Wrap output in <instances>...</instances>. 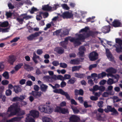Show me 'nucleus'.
I'll return each instance as SVG.
<instances>
[{
    "label": "nucleus",
    "instance_id": "f257e3e1",
    "mask_svg": "<svg viewBox=\"0 0 122 122\" xmlns=\"http://www.w3.org/2000/svg\"><path fill=\"white\" fill-rule=\"evenodd\" d=\"M20 108L18 107V104L14 103L10 105V107L8 108L7 114H8V112H10V113L8 115V116L9 117H10L14 115H15L20 111Z\"/></svg>",
    "mask_w": 122,
    "mask_h": 122
},
{
    "label": "nucleus",
    "instance_id": "f03ea898",
    "mask_svg": "<svg viewBox=\"0 0 122 122\" xmlns=\"http://www.w3.org/2000/svg\"><path fill=\"white\" fill-rule=\"evenodd\" d=\"M46 105H41L39 107V110L41 112L47 113H50L52 111V106L51 105V102L48 101L46 102Z\"/></svg>",
    "mask_w": 122,
    "mask_h": 122
},
{
    "label": "nucleus",
    "instance_id": "7ed1b4c3",
    "mask_svg": "<svg viewBox=\"0 0 122 122\" xmlns=\"http://www.w3.org/2000/svg\"><path fill=\"white\" fill-rule=\"evenodd\" d=\"M89 29L88 27H86L85 28L82 29L79 31L80 33L83 32L82 34H80L78 35L77 38L80 41L84 40L85 38H87L86 32Z\"/></svg>",
    "mask_w": 122,
    "mask_h": 122
},
{
    "label": "nucleus",
    "instance_id": "20e7f679",
    "mask_svg": "<svg viewBox=\"0 0 122 122\" xmlns=\"http://www.w3.org/2000/svg\"><path fill=\"white\" fill-rule=\"evenodd\" d=\"M54 92L64 95L67 99L69 100H71L70 97L68 93L65 92L61 89H55L54 90Z\"/></svg>",
    "mask_w": 122,
    "mask_h": 122
},
{
    "label": "nucleus",
    "instance_id": "39448f33",
    "mask_svg": "<svg viewBox=\"0 0 122 122\" xmlns=\"http://www.w3.org/2000/svg\"><path fill=\"white\" fill-rule=\"evenodd\" d=\"M55 112H59L63 114H68L69 112L67 109L61 108L60 107L57 106L55 110Z\"/></svg>",
    "mask_w": 122,
    "mask_h": 122
},
{
    "label": "nucleus",
    "instance_id": "423d86ee",
    "mask_svg": "<svg viewBox=\"0 0 122 122\" xmlns=\"http://www.w3.org/2000/svg\"><path fill=\"white\" fill-rule=\"evenodd\" d=\"M23 117H13L11 119L9 120H6L5 118L3 119L2 121V122H10L19 121L21 120Z\"/></svg>",
    "mask_w": 122,
    "mask_h": 122
},
{
    "label": "nucleus",
    "instance_id": "0eeeda50",
    "mask_svg": "<svg viewBox=\"0 0 122 122\" xmlns=\"http://www.w3.org/2000/svg\"><path fill=\"white\" fill-rule=\"evenodd\" d=\"M98 54L97 52L93 51L89 54V57L90 61H95L98 58Z\"/></svg>",
    "mask_w": 122,
    "mask_h": 122
},
{
    "label": "nucleus",
    "instance_id": "6e6552de",
    "mask_svg": "<svg viewBox=\"0 0 122 122\" xmlns=\"http://www.w3.org/2000/svg\"><path fill=\"white\" fill-rule=\"evenodd\" d=\"M107 108L109 112H112L111 114V115L115 116L118 115V112L114 107L112 108L111 106L108 105L107 106Z\"/></svg>",
    "mask_w": 122,
    "mask_h": 122
},
{
    "label": "nucleus",
    "instance_id": "1a4fd4ad",
    "mask_svg": "<svg viewBox=\"0 0 122 122\" xmlns=\"http://www.w3.org/2000/svg\"><path fill=\"white\" fill-rule=\"evenodd\" d=\"M61 16L64 18L68 19L72 18L73 16V14L68 11H66L63 13Z\"/></svg>",
    "mask_w": 122,
    "mask_h": 122
},
{
    "label": "nucleus",
    "instance_id": "9d476101",
    "mask_svg": "<svg viewBox=\"0 0 122 122\" xmlns=\"http://www.w3.org/2000/svg\"><path fill=\"white\" fill-rule=\"evenodd\" d=\"M106 71L108 73L107 76H111L113 75V74H115L117 72V70L116 69L111 67L107 69Z\"/></svg>",
    "mask_w": 122,
    "mask_h": 122
},
{
    "label": "nucleus",
    "instance_id": "9b49d317",
    "mask_svg": "<svg viewBox=\"0 0 122 122\" xmlns=\"http://www.w3.org/2000/svg\"><path fill=\"white\" fill-rule=\"evenodd\" d=\"M80 40L77 38H75L74 37H71L70 38V41L72 42L75 46H78L81 44V43Z\"/></svg>",
    "mask_w": 122,
    "mask_h": 122
},
{
    "label": "nucleus",
    "instance_id": "f8f14e48",
    "mask_svg": "<svg viewBox=\"0 0 122 122\" xmlns=\"http://www.w3.org/2000/svg\"><path fill=\"white\" fill-rule=\"evenodd\" d=\"M41 33V32L39 31L36 32L33 34H32L27 37V39L28 40L30 41L33 40L35 38L39 36L40 34Z\"/></svg>",
    "mask_w": 122,
    "mask_h": 122
},
{
    "label": "nucleus",
    "instance_id": "ddd939ff",
    "mask_svg": "<svg viewBox=\"0 0 122 122\" xmlns=\"http://www.w3.org/2000/svg\"><path fill=\"white\" fill-rule=\"evenodd\" d=\"M70 37H68L65 39L64 41L61 42L60 43V45L65 49L67 48L66 45L68 43V40L70 41Z\"/></svg>",
    "mask_w": 122,
    "mask_h": 122
},
{
    "label": "nucleus",
    "instance_id": "4468645a",
    "mask_svg": "<svg viewBox=\"0 0 122 122\" xmlns=\"http://www.w3.org/2000/svg\"><path fill=\"white\" fill-rule=\"evenodd\" d=\"M39 113L38 111L35 110H31L30 111L29 114L31 116H32L34 118H37L39 116Z\"/></svg>",
    "mask_w": 122,
    "mask_h": 122
},
{
    "label": "nucleus",
    "instance_id": "2eb2a0df",
    "mask_svg": "<svg viewBox=\"0 0 122 122\" xmlns=\"http://www.w3.org/2000/svg\"><path fill=\"white\" fill-rule=\"evenodd\" d=\"M80 118L75 115H72L69 118L70 122H78Z\"/></svg>",
    "mask_w": 122,
    "mask_h": 122
},
{
    "label": "nucleus",
    "instance_id": "dca6fc26",
    "mask_svg": "<svg viewBox=\"0 0 122 122\" xmlns=\"http://www.w3.org/2000/svg\"><path fill=\"white\" fill-rule=\"evenodd\" d=\"M106 56L109 60L111 61H114V58L109 49H106Z\"/></svg>",
    "mask_w": 122,
    "mask_h": 122
},
{
    "label": "nucleus",
    "instance_id": "f3484780",
    "mask_svg": "<svg viewBox=\"0 0 122 122\" xmlns=\"http://www.w3.org/2000/svg\"><path fill=\"white\" fill-rule=\"evenodd\" d=\"M16 59V57L14 55H10L9 56L8 62L10 65H13Z\"/></svg>",
    "mask_w": 122,
    "mask_h": 122
},
{
    "label": "nucleus",
    "instance_id": "a211bd4d",
    "mask_svg": "<svg viewBox=\"0 0 122 122\" xmlns=\"http://www.w3.org/2000/svg\"><path fill=\"white\" fill-rule=\"evenodd\" d=\"M44 80L47 81V82H52L53 80V76H44L43 77Z\"/></svg>",
    "mask_w": 122,
    "mask_h": 122
},
{
    "label": "nucleus",
    "instance_id": "6ab92c4d",
    "mask_svg": "<svg viewBox=\"0 0 122 122\" xmlns=\"http://www.w3.org/2000/svg\"><path fill=\"white\" fill-rule=\"evenodd\" d=\"M22 90L21 88L18 85H15L14 86V88L13 91L15 93L18 94L19 92H21Z\"/></svg>",
    "mask_w": 122,
    "mask_h": 122
},
{
    "label": "nucleus",
    "instance_id": "aec40b11",
    "mask_svg": "<svg viewBox=\"0 0 122 122\" xmlns=\"http://www.w3.org/2000/svg\"><path fill=\"white\" fill-rule=\"evenodd\" d=\"M110 26L109 25L105 26L102 28V32L104 33H108L110 31Z\"/></svg>",
    "mask_w": 122,
    "mask_h": 122
},
{
    "label": "nucleus",
    "instance_id": "412c9836",
    "mask_svg": "<svg viewBox=\"0 0 122 122\" xmlns=\"http://www.w3.org/2000/svg\"><path fill=\"white\" fill-rule=\"evenodd\" d=\"M121 24V22L119 20H115L112 22V25L115 27H119Z\"/></svg>",
    "mask_w": 122,
    "mask_h": 122
},
{
    "label": "nucleus",
    "instance_id": "4be33fe9",
    "mask_svg": "<svg viewBox=\"0 0 122 122\" xmlns=\"http://www.w3.org/2000/svg\"><path fill=\"white\" fill-rule=\"evenodd\" d=\"M87 37H89L90 36H93L95 35L98 34V32L97 31H89L88 33L87 31L86 32Z\"/></svg>",
    "mask_w": 122,
    "mask_h": 122
},
{
    "label": "nucleus",
    "instance_id": "5701e85b",
    "mask_svg": "<svg viewBox=\"0 0 122 122\" xmlns=\"http://www.w3.org/2000/svg\"><path fill=\"white\" fill-rule=\"evenodd\" d=\"M24 64V68L27 71H31L33 70L34 68L33 67L31 66L30 65L25 63Z\"/></svg>",
    "mask_w": 122,
    "mask_h": 122
},
{
    "label": "nucleus",
    "instance_id": "b1692460",
    "mask_svg": "<svg viewBox=\"0 0 122 122\" xmlns=\"http://www.w3.org/2000/svg\"><path fill=\"white\" fill-rule=\"evenodd\" d=\"M25 121L26 122H35V121L33 118H32L29 114L27 115Z\"/></svg>",
    "mask_w": 122,
    "mask_h": 122
},
{
    "label": "nucleus",
    "instance_id": "393cba45",
    "mask_svg": "<svg viewBox=\"0 0 122 122\" xmlns=\"http://www.w3.org/2000/svg\"><path fill=\"white\" fill-rule=\"evenodd\" d=\"M52 7L49 6V5H44L42 6V9L43 10L46 11H50L52 9Z\"/></svg>",
    "mask_w": 122,
    "mask_h": 122
},
{
    "label": "nucleus",
    "instance_id": "a878e982",
    "mask_svg": "<svg viewBox=\"0 0 122 122\" xmlns=\"http://www.w3.org/2000/svg\"><path fill=\"white\" fill-rule=\"evenodd\" d=\"M74 76L75 77L80 78H83L85 76L84 74L80 73H75Z\"/></svg>",
    "mask_w": 122,
    "mask_h": 122
},
{
    "label": "nucleus",
    "instance_id": "bb28decb",
    "mask_svg": "<svg viewBox=\"0 0 122 122\" xmlns=\"http://www.w3.org/2000/svg\"><path fill=\"white\" fill-rule=\"evenodd\" d=\"M55 51L58 54H62L64 52V50L61 47H58L56 48Z\"/></svg>",
    "mask_w": 122,
    "mask_h": 122
},
{
    "label": "nucleus",
    "instance_id": "cd10ccee",
    "mask_svg": "<svg viewBox=\"0 0 122 122\" xmlns=\"http://www.w3.org/2000/svg\"><path fill=\"white\" fill-rule=\"evenodd\" d=\"M80 61V60L79 59H76L71 60L70 61V63L71 64L73 65H76L79 63Z\"/></svg>",
    "mask_w": 122,
    "mask_h": 122
},
{
    "label": "nucleus",
    "instance_id": "c85d7f7f",
    "mask_svg": "<svg viewBox=\"0 0 122 122\" xmlns=\"http://www.w3.org/2000/svg\"><path fill=\"white\" fill-rule=\"evenodd\" d=\"M115 46V47L116 48V51L118 53H119L122 52V46H120L117 45H116Z\"/></svg>",
    "mask_w": 122,
    "mask_h": 122
},
{
    "label": "nucleus",
    "instance_id": "c756f323",
    "mask_svg": "<svg viewBox=\"0 0 122 122\" xmlns=\"http://www.w3.org/2000/svg\"><path fill=\"white\" fill-rule=\"evenodd\" d=\"M23 66V64L22 63H19L15 65L14 67V69L15 71H18L21 68V67Z\"/></svg>",
    "mask_w": 122,
    "mask_h": 122
},
{
    "label": "nucleus",
    "instance_id": "7c9ffc66",
    "mask_svg": "<svg viewBox=\"0 0 122 122\" xmlns=\"http://www.w3.org/2000/svg\"><path fill=\"white\" fill-rule=\"evenodd\" d=\"M39 58L40 57L36 55L35 52H34L33 53V56L32 58V59L36 64H37L38 63V61L36 60V59H39Z\"/></svg>",
    "mask_w": 122,
    "mask_h": 122
},
{
    "label": "nucleus",
    "instance_id": "2f4dec72",
    "mask_svg": "<svg viewBox=\"0 0 122 122\" xmlns=\"http://www.w3.org/2000/svg\"><path fill=\"white\" fill-rule=\"evenodd\" d=\"M40 85L41 91L45 92L47 88V86L42 83H41Z\"/></svg>",
    "mask_w": 122,
    "mask_h": 122
},
{
    "label": "nucleus",
    "instance_id": "473e14b6",
    "mask_svg": "<svg viewBox=\"0 0 122 122\" xmlns=\"http://www.w3.org/2000/svg\"><path fill=\"white\" fill-rule=\"evenodd\" d=\"M81 68V66H74L72 67V72L76 71H79L80 69Z\"/></svg>",
    "mask_w": 122,
    "mask_h": 122
},
{
    "label": "nucleus",
    "instance_id": "72a5a7b5",
    "mask_svg": "<svg viewBox=\"0 0 122 122\" xmlns=\"http://www.w3.org/2000/svg\"><path fill=\"white\" fill-rule=\"evenodd\" d=\"M76 81V78L74 77H72L69 79L67 81V83L69 84H73L75 83Z\"/></svg>",
    "mask_w": 122,
    "mask_h": 122
},
{
    "label": "nucleus",
    "instance_id": "f704fd0d",
    "mask_svg": "<svg viewBox=\"0 0 122 122\" xmlns=\"http://www.w3.org/2000/svg\"><path fill=\"white\" fill-rule=\"evenodd\" d=\"M42 120L43 122H52L51 118L45 117H42Z\"/></svg>",
    "mask_w": 122,
    "mask_h": 122
},
{
    "label": "nucleus",
    "instance_id": "c9c22d12",
    "mask_svg": "<svg viewBox=\"0 0 122 122\" xmlns=\"http://www.w3.org/2000/svg\"><path fill=\"white\" fill-rule=\"evenodd\" d=\"M2 76L6 79H8L9 78V73L7 71H5L2 74Z\"/></svg>",
    "mask_w": 122,
    "mask_h": 122
},
{
    "label": "nucleus",
    "instance_id": "e433bc0d",
    "mask_svg": "<svg viewBox=\"0 0 122 122\" xmlns=\"http://www.w3.org/2000/svg\"><path fill=\"white\" fill-rule=\"evenodd\" d=\"M71 107L75 114L78 113L80 112L79 110L76 107H75L72 105L71 106Z\"/></svg>",
    "mask_w": 122,
    "mask_h": 122
},
{
    "label": "nucleus",
    "instance_id": "4c0bfd02",
    "mask_svg": "<svg viewBox=\"0 0 122 122\" xmlns=\"http://www.w3.org/2000/svg\"><path fill=\"white\" fill-rule=\"evenodd\" d=\"M116 42L119 44V46H122V40L120 38H117L115 39Z\"/></svg>",
    "mask_w": 122,
    "mask_h": 122
},
{
    "label": "nucleus",
    "instance_id": "58836bf2",
    "mask_svg": "<svg viewBox=\"0 0 122 122\" xmlns=\"http://www.w3.org/2000/svg\"><path fill=\"white\" fill-rule=\"evenodd\" d=\"M61 33V36H64L65 35H67L69 33V31L67 29H64L63 31V32H62Z\"/></svg>",
    "mask_w": 122,
    "mask_h": 122
},
{
    "label": "nucleus",
    "instance_id": "ea45409f",
    "mask_svg": "<svg viewBox=\"0 0 122 122\" xmlns=\"http://www.w3.org/2000/svg\"><path fill=\"white\" fill-rule=\"evenodd\" d=\"M111 76L114 77V79L116 80L114 81V83H116L118 82L119 77V76L117 74L116 75H113Z\"/></svg>",
    "mask_w": 122,
    "mask_h": 122
},
{
    "label": "nucleus",
    "instance_id": "a19ab883",
    "mask_svg": "<svg viewBox=\"0 0 122 122\" xmlns=\"http://www.w3.org/2000/svg\"><path fill=\"white\" fill-rule=\"evenodd\" d=\"M107 83L108 85H111L115 83H114V81L112 79L109 78L107 81Z\"/></svg>",
    "mask_w": 122,
    "mask_h": 122
},
{
    "label": "nucleus",
    "instance_id": "79ce46f5",
    "mask_svg": "<svg viewBox=\"0 0 122 122\" xmlns=\"http://www.w3.org/2000/svg\"><path fill=\"white\" fill-rule=\"evenodd\" d=\"M61 5L63 8L64 9L68 10L70 9V8L66 4H62Z\"/></svg>",
    "mask_w": 122,
    "mask_h": 122
},
{
    "label": "nucleus",
    "instance_id": "37998d69",
    "mask_svg": "<svg viewBox=\"0 0 122 122\" xmlns=\"http://www.w3.org/2000/svg\"><path fill=\"white\" fill-rule=\"evenodd\" d=\"M97 66V64H94L90 65L89 67V70L90 71L93 68H96Z\"/></svg>",
    "mask_w": 122,
    "mask_h": 122
},
{
    "label": "nucleus",
    "instance_id": "c03bdc74",
    "mask_svg": "<svg viewBox=\"0 0 122 122\" xmlns=\"http://www.w3.org/2000/svg\"><path fill=\"white\" fill-rule=\"evenodd\" d=\"M12 93V91L10 89L7 90L5 92L6 95L7 96L10 95Z\"/></svg>",
    "mask_w": 122,
    "mask_h": 122
},
{
    "label": "nucleus",
    "instance_id": "a18cd8bd",
    "mask_svg": "<svg viewBox=\"0 0 122 122\" xmlns=\"http://www.w3.org/2000/svg\"><path fill=\"white\" fill-rule=\"evenodd\" d=\"M37 11V9L34 7H32L30 10V12L31 14H33L34 12L36 11Z\"/></svg>",
    "mask_w": 122,
    "mask_h": 122
},
{
    "label": "nucleus",
    "instance_id": "49530a36",
    "mask_svg": "<svg viewBox=\"0 0 122 122\" xmlns=\"http://www.w3.org/2000/svg\"><path fill=\"white\" fill-rule=\"evenodd\" d=\"M9 83L8 81L6 80H4L1 81L2 84L4 85H6Z\"/></svg>",
    "mask_w": 122,
    "mask_h": 122
},
{
    "label": "nucleus",
    "instance_id": "de8ad7c7",
    "mask_svg": "<svg viewBox=\"0 0 122 122\" xmlns=\"http://www.w3.org/2000/svg\"><path fill=\"white\" fill-rule=\"evenodd\" d=\"M16 20L18 21L21 24H22L24 20L23 17V18H17L16 19Z\"/></svg>",
    "mask_w": 122,
    "mask_h": 122
},
{
    "label": "nucleus",
    "instance_id": "09e8293b",
    "mask_svg": "<svg viewBox=\"0 0 122 122\" xmlns=\"http://www.w3.org/2000/svg\"><path fill=\"white\" fill-rule=\"evenodd\" d=\"M8 5L9 9H12L15 8L14 6V5H13L10 2H9L8 3Z\"/></svg>",
    "mask_w": 122,
    "mask_h": 122
},
{
    "label": "nucleus",
    "instance_id": "8fccbe9b",
    "mask_svg": "<svg viewBox=\"0 0 122 122\" xmlns=\"http://www.w3.org/2000/svg\"><path fill=\"white\" fill-rule=\"evenodd\" d=\"M71 76L70 75L65 74L64 76V80L66 79H69L71 78Z\"/></svg>",
    "mask_w": 122,
    "mask_h": 122
},
{
    "label": "nucleus",
    "instance_id": "3c124183",
    "mask_svg": "<svg viewBox=\"0 0 122 122\" xmlns=\"http://www.w3.org/2000/svg\"><path fill=\"white\" fill-rule=\"evenodd\" d=\"M84 107L85 108L91 107L92 106L91 105H88L87 104V102L86 101L84 102L83 103Z\"/></svg>",
    "mask_w": 122,
    "mask_h": 122
},
{
    "label": "nucleus",
    "instance_id": "603ef678",
    "mask_svg": "<svg viewBox=\"0 0 122 122\" xmlns=\"http://www.w3.org/2000/svg\"><path fill=\"white\" fill-rule=\"evenodd\" d=\"M57 78L58 80H60L61 81H64V77L61 75H58L56 77Z\"/></svg>",
    "mask_w": 122,
    "mask_h": 122
},
{
    "label": "nucleus",
    "instance_id": "864d4df0",
    "mask_svg": "<svg viewBox=\"0 0 122 122\" xmlns=\"http://www.w3.org/2000/svg\"><path fill=\"white\" fill-rule=\"evenodd\" d=\"M13 14V13L7 12H6V15L7 17L8 18H9L11 17L12 16Z\"/></svg>",
    "mask_w": 122,
    "mask_h": 122
},
{
    "label": "nucleus",
    "instance_id": "5fc2aeb1",
    "mask_svg": "<svg viewBox=\"0 0 122 122\" xmlns=\"http://www.w3.org/2000/svg\"><path fill=\"white\" fill-rule=\"evenodd\" d=\"M30 94L33 96L34 97H37V92H36L34 91H32Z\"/></svg>",
    "mask_w": 122,
    "mask_h": 122
},
{
    "label": "nucleus",
    "instance_id": "6e6d98bb",
    "mask_svg": "<svg viewBox=\"0 0 122 122\" xmlns=\"http://www.w3.org/2000/svg\"><path fill=\"white\" fill-rule=\"evenodd\" d=\"M67 65L64 63H62L60 64V66L61 67L66 68L67 67Z\"/></svg>",
    "mask_w": 122,
    "mask_h": 122
},
{
    "label": "nucleus",
    "instance_id": "4d7b16f0",
    "mask_svg": "<svg viewBox=\"0 0 122 122\" xmlns=\"http://www.w3.org/2000/svg\"><path fill=\"white\" fill-rule=\"evenodd\" d=\"M25 111L24 110L20 112H19L17 114L19 116H21L24 115L25 114Z\"/></svg>",
    "mask_w": 122,
    "mask_h": 122
},
{
    "label": "nucleus",
    "instance_id": "13d9d810",
    "mask_svg": "<svg viewBox=\"0 0 122 122\" xmlns=\"http://www.w3.org/2000/svg\"><path fill=\"white\" fill-rule=\"evenodd\" d=\"M20 39L19 37H16L14 38L13 39L10 41V42L12 43L14 42H16Z\"/></svg>",
    "mask_w": 122,
    "mask_h": 122
},
{
    "label": "nucleus",
    "instance_id": "bf43d9fd",
    "mask_svg": "<svg viewBox=\"0 0 122 122\" xmlns=\"http://www.w3.org/2000/svg\"><path fill=\"white\" fill-rule=\"evenodd\" d=\"M13 102H18L19 101H20L19 97H15L13 98V99L12 100Z\"/></svg>",
    "mask_w": 122,
    "mask_h": 122
},
{
    "label": "nucleus",
    "instance_id": "052dcab7",
    "mask_svg": "<svg viewBox=\"0 0 122 122\" xmlns=\"http://www.w3.org/2000/svg\"><path fill=\"white\" fill-rule=\"evenodd\" d=\"M103 101H100L98 103V106L100 108H102L103 107Z\"/></svg>",
    "mask_w": 122,
    "mask_h": 122
},
{
    "label": "nucleus",
    "instance_id": "680f3d73",
    "mask_svg": "<svg viewBox=\"0 0 122 122\" xmlns=\"http://www.w3.org/2000/svg\"><path fill=\"white\" fill-rule=\"evenodd\" d=\"M24 19H25L26 20H27L29 19H31L32 18V16H31L28 15L25 16L23 17Z\"/></svg>",
    "mask_w": 122,
    "mask_h": 122
},
{
    "label": "nucleus",
    "instance_id": "e2e57ef3",
    "mask_svg": "<svg viewBox=\"0 0 122 122\" xmlns=\"http://www.w3.org/2000/svg\"><path fill=\"white\" fill-rule=\"evenodd\" d=\"M51 26V24L50 23H48L46 25V26L45 27L44 30H46L50 28Z\"/></svg>",
    "mask_w": 122,
    "mask_h": 122
},
{
    "label": "nucleus",
    "instance_id": "0e129e2a",
    "mask_svg": "<svg viewBox=\"0 0 122 122\" xmlns=\"http://www.w3.org/2000/svg\"><path fill=\"white\" fill-rule=\"evenodd\" d=\"M9 29V28H6L4 29L1 28H0V30L2 32H7L8 31V30Z\"/></svg>",
    "mask_w": 122,
    "mask_h": 122
},
{
    "label": "nucleus",
    "instance_id": "69168bd1",
    "mask_svg": "<svg viewBox=\"0 0 122 122\" xmlns=\"http://www.w3.org/2000/svg\"><path fill=\"white\" fill-rule=\"evenodd\" d=\"M57 72L59 73H61L62 74H64L66 72V71L64 69H63L61 70H57Z\"/></svg>",
    "mask_w": 122,
    "mask_h": 122
},
{
    "label": "nucleus",
    "instance_id": "338daca9",
    "mask_svg": "<svg viewBox=\"0 0 122 122\" xmlns=\"http://www.w3.org/2000/svg\"><path fill=\"white\" fill-rule=\"evenodd\" d=\"M36 73L37 75H39L41 74V72L39 68H37L36 70Z\"/></svg>",
    "mask_w": 122,
    "mask_h": 122
},
{
    "label": "nucleus",
    "instance_id": "774afa93",
    "mask_svg": "<svg viewBox=\"0 0 122 122\" xmlns=\"http://www.w3.org/2000/svg\"><path fill=\"white\" fill-rule=\"evenodd\" d=\"M90 99L92 101H96L98 99V97H95L93 96H92L90 97Z\"/></svg>",
    "mask_w": 122,
    "mask_h": 122
}]
</instances>
